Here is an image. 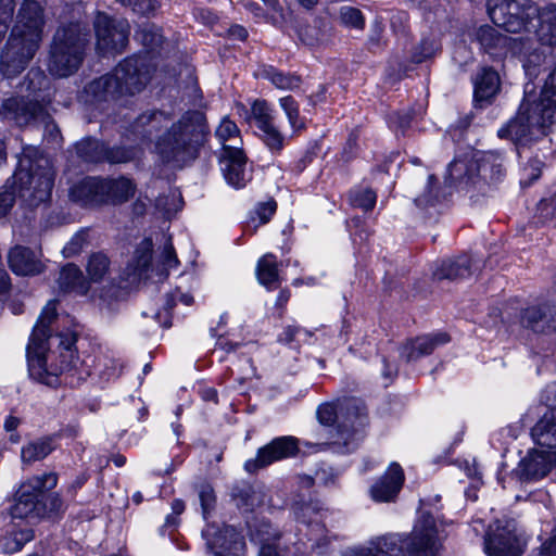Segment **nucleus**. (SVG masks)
Masks as SVG:
<instances>
[{
  "instance_id": "obj_1",
  "label": "nucleus",
  "mask_w": 556,
  "mask_h": 556,
  "mask_svg": "<svg viewBox=\"0 0 556 556\" xmlns=\"http://www.w3.org/2000/svg\"><path fill=\"white\" fill-rule=\"evenodd\" d=\"M43 24L40 3L36 0H24L17 22L1 53L0 68L4 76H15L26 68L39 48Z\"/></svg>"
},
{
  "instance_id": "obj_2",
  "label": "nucleus",
  "mask_w": 556,
  "mask_h": 556,
  "mask_svg": "<svg viewBox=\"0 0 556 556\" xmlns=\"http://www.w3.org/2000/svg\"><path fill=\"white\" fill-rule=\"evenodd\" d=\"M317 418L321 425L333 426L326 442L336 453L354 451L362 439V430L367 424V413L362 400L356 397L339 399L324 403L317 408Z\"/></svg>"
},
{
  "instance_id": "obj_3",
  "label": "nucleus",
  "mask_w": 556,
  "mask_h": 556,
  "mask_svg": "<svg viewBox=\"0 0 556 556\" xmlns=\"http://www.w3.org/2000/svg\"><path fill=\"white\" fill-rule=\"evenodd\" d=\"M206 132L204 114L190 110L159 138L155 152L164 162L182 166L198 156Z\"/></svg>"
},
{
  "instance_id": "obj_4",
  "label": "nucleus",
  "mask_w": 556,
  "mask_h": 556,
  "mask_svg": "<svg viewBox=\"0 0 556 556\" xmlns=\"http://www.w3.org/2000/svg\"><path fill=\"white\" fill-rule=\"evenodd\" d=\"M55 172L49 157L42 155L37 148L23 150L18 166L12 176L22 202L28 207H37L50 200L54 185Z\"/></svg>"
},
{
  "instance_id": "obj_5",
  "label": "nucleus",
  "mask_w": 556,
  "mask_h": 556,
  "mask_svg": "<svg viewBox=\"0 0 556 556\" xmlns=\"http://www.w3.org/2000/svg\"><path fill=\"white\" fill-rule=\"evenodd\" d=\"M368 545L374 556H437L440 540L432 515L420 511L410 535L391 533Z\"/></svg>"
},
{
  "instance_id": "obj_6",
  "label": "nucleus",
  "mask_w": 556,
  "mask_h": 556,
  "mask_svg": "<svg viewBox=\"0 0 556 556\" xmlns=\"http://www.w3.org/2000/svg\"><path fill=\"white\" fill-rule=\"evenodd\" d=\"M89 34L79 24L58 28L49 51L48 72L55 78H67L83 65Z\"/></svg>"
},
{
  "instance_id": "obj_7",
  "label": "nucleus",
  "mask_w": 556,
  "mask_h": 556,
  "mask_svg": "<svg viewBox=\"0 0 556 556\" xmlns=\"http://www.w3.org/2000/svg\"><path fill=\"white\" fill-rule=\"evenodd\" d=\"M555 117L556 106H519L517 115L497 134L517 146H526L545 136Z\"/></svg>"
},
{
  "instance_id": "obj_8",
  "label": "nucleus",
  "mask_w": 556,
  "mask_h": 556,
  "mask_svg": "<svg viewBox=\"0 0 556 556\" xmlns=\"http://www.w3.org/2000/svg\"><path fill=\"white\" fill-rule=\"evenodd\" d=\"M56 484L55 472H46L22 481L14 495L12 517L31 521L45 519L46 510L41 504L43 492L54 489Z\"/></svg>"
},
{
  "instance_id": "obj_9",
  "label": "nucleus",
  "mask_w": 556,
  "mask_h": 556,
  "mask_svg": "<svg viewBox=\"0 0 556 556\" xmlns=\"http://www.w3.org/2000/svg\"><path fill=\"white\" fill-rule=\"evenodd\" d=\"M540 7L531 0H489L488 13L491 21L509 33L532 29Z\"/></svg>"
},
{
  "instance_id": "obj_10",
  "label": "nucleus",
  "mask_w": 556,
  "mask_h": 556,
  "mask_svg": "<svg viewBox=\"0 0 556 556\" xmlns=\"http://www.w3.org/2000/svg\"><path fill=\"white\" fill-rule=\"evenodd\" d=\"M527 540L518 531L514 519L496 520L490 526L484 541V551L489 556H521Z\"/></svg>"
},
{
  "instance_id": "obj_11",
  "label": "nucleus",
  "mask_w": 556,
  "mask_h": 556,
  "mask_svg": "<svg viewBox=\"0 0 556 556\" xmlns=\"http://www.w3.org/2000/svg\"><path fill=\"white\" fill-rule=\"evenodd\" d=\"M154 65L148 54L126 58L113 70V76L121 86V94L134 96L141 92L151 79Z\"/></svg>"
},
{
  "instance_id": "obj_12",
  "label": "nucleus",
  "mask_w": 556,
  "mask_h": 556,
  "mask_svg": "<svg viewBox=\"0 0 556 556\" xmlns=\"http://www.w3.org/2000/svg\"><path fill=\"white\" fill-rule=\"evenodd\" d=\"M93 27L97 39L96 47L99 53H121L126 48L130 34L127 20L98 12L93 21Z\"/></svg>"
},
{
  "instance_id": "obj_13",
  "label": "nucleus",
  "mask_w": 556,
  "mask_h": 556,
  "mask_svg": "<svg viewBox=\"0 0 556 556\" xmlns=\"http://www.w3.org/2000/svg\"><path fill=\"white\" fill-rule=\"evenodd\" d=\"M56 317V302L50 301L42 308L41 314L34 327L28 345H27V359L31 375L38 370V376L41 377V371H47V350L48 339L50 338L49 326Z\"/></svg>"
},
{
  "instance_id": "obj_14",
  "label": "nucleus",
  "mask_w": 556,
  "mask_h": 556,
  "mask_svg": "<svg viewBox=\"0 0 556 556\" xmlns=\"http://www.w3.org/2000/svg\"><path fill=\"white\" fill-rule=\"evenodd\" d=\"M202 535L215 556H240L243 552V539L231 526L207 525Z\"/></svg>"
},
{
  "instance_id": "obj_15",
  "label": "nucleus",
  "mask_w": 556,
  "mask_h": 556,
  "mask_svg": "<svg viewBox=\"0 0 556 556\" xmlns=\"http://www.w3.org/2000/svg\"><path fill=\"white\" fill-rule=\"evenodd\" d=\"M298 451L296 440L292 437H280L260 448L256 457L248 459L244 468L248 472H255L274 462L290 457Z\"/></svg>"
},
{
  "instance_id": "obj_16",
  "label": "nucleus",
  "mask_w": 556,
  "mask_h": 556,
  "mask_svg": "<svg viewBox=\"0 0 556 556\" xmlns=\"http://www.w3.org/2000/svg\"><path fill=\"white\" fill-rule=\"evenodd\" d=\"M53 88L50 78L38 68H31L20 85V104H48Z\"/></svg>"
},
{
  "instance_id": "obj_17",
  "label": "nucleus",
  "mask_w": 556,
  "mask_h": 556,
  "mask_svg": "<svg viewBox=\"0 0 556 556\" xmlns=\"http://www.w3.org/2000/svg\"><path fill=\"white\" fill-rule=\"evenodd\" d=\"M249 123L258 130V136L267 148L278 152L283 147V137L275 125L270 106H250Z\"/></svg>"
},
{
  "instance_id": "obj_18",
  "label": "nucleus",
  "mask_w": 556,
  "mask_h": 556,
  "mask_svg": "<svg viewBox=\"0 0 556 556\" xmlns=\"http://www.w3.org/2000/svg\"><path fill=\"white\" fill-rule=\"evenodd\" d=\"M405 480L400 464L391 463L386 472L370 486L369 495L376 503L394 502Z\"/></svg>"
},
{
  "instance_id": "obj_19",
  "label": "nucleus",
  "mask_w": 556,
  "mask_h": 556,
  "mask_svg": "<svg viewBox=\"0 0 556 556\" xmlns=\"http://www.w3.org/2000/svg\"><path fill=\"white\" fill-rule=\"evenodd\" d=\"M220 168L226 181L237 189L243 188L251 178L243 150L237 146H229L228 153L222 154Z\"/></svg>"
},
{
  "instance_id": "obj_20",
  "label": "nucleus",
  "mask_w": 556,
  "mask_h": 556,
  "mask_svg": "<svg viewBox=\"0 0 556 556\" xmlns=\"http://www.w3.org/2000/svg\"><path fill=\"white\" fill-rule=\"evenodd\" d=\"M122 98L121 86L113 73L94 78L79 93V100L85 103L115 102Z\"/></svg>"
},
{
  "instance_id": "obj_21",
  "label": "nucleus",
  "mask_w": 556,
  "mask_h": 556,
  "mask_svg": "<svg viewBox=\"0 0 556 556\" xmlns=\"http://www.w3.org/2000/svg\"><path fill=\"white\" fill-rule=\"evenodd\" d=\"M9 265L20 276L38 275L43 270L40 253L16 245L9 252Z\"/></svg>"
},
{
  "instance_id": "obj_22",
  "label": "nucleus",
  "mask_w": 556,
  "mask_h": 556,
  "mask_svg": "<svg viewBox=\"0 0 556 556\" xmlns=\"http://www.w3.org/2000/svg\"><path fill=\"white\" fill-rule=\"evenodd\" d=\"M101 179L86 177L74 184L70 189V199L81 206L104 204Z\"/></svg>"
},
{
  "instance_id": "obj_23",
  "label": "nucleus",
  "mask_w": 556,
  "mask_h": 556,
  "mask_svg": "<svg viewBox=\"0 0 556 556\" xmlns=\"http://www.w3.org/2000/svg\"><path fill=\"white\" fill-rule=\"evenodd\" d=\"M535 16L536 23L532 25V29L538 41L542 46L556 47V4L540 7V12Z\"/></svg>"
},
{
  "instance_id": "obj_24",
  "label": "nucleus",
  "mask_w": 556,
  "mask_h": 556,
  "mask_svg": "<svg viewBox=\"0 0 556 556\" xmlns=\"http://www.w3.org/2000/svg\"><path fill=\"white\" fill-rule=\"evenodd\" d=\"M446 333H437L433 336H422L407 341L401 349V357L406 362L416 361L421 356L429 355L441 344L448 342Z\"/></svg>"
},
{
  "instance_id": "obj_25",
  "label": "nucleus",
  "mask_w": 556,
  "mask_h": 556,
  "mask_svg": "<svg viewBox=\"0 0 556 556\" xmlns=\"http://www.w3.org/2000/svg\"><path fill=\"white\" fill-rule=\"evenodd\" d=\"M476 38L484 51L491 55H502L511 45H514L511 49L516 50V40L500 34L489 25L480 26L477 29Z\"/></svg>"
},
{
  "instance_id": "obj_26",
  "label": "nucleus",
  "mask_w": 556,
  "mask_h": 556,
  "mask_svg": "<svg viewBox=\"0 0 556 556\" xmlns=\"http://www.w3.org/2000/svg\"><path fill=\"white\" fill-rule=\"evenodd\" d=\"M501 90V79L496 71L483 67L473 80V98L477 102H491Z\"/></svg>"
},
{
  "instance_id": "obj_27",
  "label": "nucleus",
  "mask_w": 556,
  "mask_h": 556,
  "mask_svg": "<svg viewBox=\"0 0 556 556\" xmlns=\"http://www.w3.org/2000/svg\"><path fill=\"white\" fill-rule=\"evenodd\" d=\"M104 204H121L128 201L136 192L135 182L126 177L101 179Z\"/></svg>"
},
{
  "instance_id": "obj_28",
  "label": "nucleus",
  "mask_w": 556,
  "mask_h": 556,
  "mask_svg": "<svg viewBox=\"0 0 556 556\" xmlns=\"http://www.w3.org/2000/svg\"><path fill=\"white\" fill-rule=\"evenodd\" d=\"M551 470V465L543 453L534 452L525 457L515 473L523 481H534L544 478Z\"/></svg>"
},
{
  "instance_id": "obj_29",
  "label": "nucleus",
  "mask_w": 556,
  "mask_h": 556,
  "mask_svg": "<svg viewBox=\"0 0 556 556\" xmlns=\"http://www.w3.org/2000/svg\"><path fill=\"white\" fill-rule=\"evenodd\" d=\"M556 323L549 305L528 307L522 315V324L535 332L548 333L556 331Z\"/></svg>"
},
{
  "instance_id": "obj_30",
  "label": "nucleus",
  "mask_w": 556,
  "mask_h": 556,
  "mask_svg": "<svg viewBox=\"0 0 556 556\" xmlns=\"http://www.w3.org/2000/svg\"><path fill=\"white\" fill-rule=\"evenodd\" d=\"M292 511L295 519L306 526L319 527L325 516V511L318 501L304 498L303 496L293 502Z\"/></svg>"
},
{
  "instance_id": "obj_31",
  "label": "nucleus",
  "mask_w": 556,
  "mask_h": 556,
  "mask_svg": "<svg viewBox=\"0 0 556 556\" xmlns=\"http://www.w3.org/2000/svg\"><path fill=\"white\" fill-rule=\"evenodd\" d=\"M531 433L538 445L556 447V409L544 414L532 428Z\"/></svg>"
},
{
  "instance_id": "obj_32",
  "label": "nucleus",
  "mask_w": 556,
  "mask_h": 556,
  "mask_svg": "<svg viewBox=\"0 0 556 556\" xmlns=\"http://www.w3.org/2000/svg\"><path fill=\"white\" fill-rule=\"evenodd\" d=\"M470 268V257L463 255L456 260L443 261L433 271V276L439 280L465 278L471 275Z\"/></svg>"
},
{
  "instance_id": "obj_33",
  "label": "nucleus",
  "mask_w": 556,
  "mask_h": 556,
  "mask_svg": "<svg viewBox=\"0 0 556 556\" xmlns=\"http://www.w3.org/2000/svg\"><path fill=\"white\" fill-rule=\"evenodd\" d=\"M45 106H0V117L14 121L18 126L37 124L39 117L45 118Z\"/></svg>"
},
{
  "instance_id": "obj_34",
  "label": "nucleus",
  "mask_w": 556,
  "mask_h": 556,
  "mask_svg": "<svg viewBox=\"0 0 556 556\" xmlns=\"http://www.w3.org/2000/svg\"><path fill=\"white\" fill-rule=\"evenodd\" d=\"M248 528L250 540L261 546L260 556H262L263 548L266 546L270 547L273 551H276L273 543L278 540L279 533L269 522L265 520H255L253 522L248 521Z\"/></svg>"
},
{
  "instance_id": "obj_35",
  "label": "nucleus",
  "mask_w": 556,
  "mask_h": 556,
  "mask_svg": "<svg viewBox=\"0 0 556 556\" xmlns=\"http://www.w3.org/2000/svg\"><path fill=\"white\" fill-rule=\"evenodd\" d=\"M58 283L63 291H76L80 294L88 291L81 270L74 264H67L61 269Z\"/></svg>"
},
{
  "instance_id": "obj_36",
  "label": "nucleus",
  "mask_w": 556,
  "mask_h": 556,
  "mask_svg": "<svg viewBox=\"0 0 556 556\" xmlns=\"http://www.w3.org/2000/svg\"><path fill=\"white\" fill-rule=\"evenodd\" d=\"M256 277L258 282L266 287L268 290L278 288L279 275L275 255L266 254L258 260L256 266Z\"/></svg>"
},
{
  "instance_id": "obj_37",
  "label": "nucleus",
  "mask_w": 556,
  "mask_h": 556,
  "mask_svg": "<svg viewBox=\"0 0 556 556\" xmlns=\"http://www.w3.org/2000/svg\"><path fill=\"white\" fill-rule=\"evenodd\" d=\"M34 539V531L28 527H13L1 539V546L5 553L20 552L24 545Z\"/></svg>"
},
{
  "instance_id": "obj_38",
  "label": "nucleus",
  "mask_w": 556,
  "mask_h": 556,
  "mask_svg": "<svg viewBox=\"0 0 556 556\" xmlns=\"http://www.w3.org/2000/svg\"><path fill=\"white\" fill-rule=\"evenodd\" d=\"M53 450L54 446L50 438L37 439L22 447L21 458L25 464H33L46 458Z\"/></svg>"
},
{
  "instance_id": "obj_39",
  "label": "nucleus",
  "mask_w": 556,
  "mask_h": 556,
  "mask_svg": "<svg viewBox=\"0 0 556 556\" xmlns=\"http://www.w3.org/2000/svg\"><path fill=\"white\" fill-rule=\"evenodd\" d=\"M59 348L62 349L60 354V371H70L76 367V363L78 357L75 355L73 351V346L76 343V334L72 331L60 333L58 336Z\"/></svg>"
},
{
  "instance_id": "obj_40",
  "label": "nucleus",
  "mask_w": 556,
  "mask_h": 556,
  "mask_svg": "<svg viewBox=\"0 0 556 556\" xmlns=\"http://www.w3.org/2000/svg\"><path fill=\"white\" fill-rule=\"evenodd\" d=\"M255 76L269 80L279 89H294L300 86V78L298 76L285 74L270 65L261 67L255 73Z\"/></svg>"
},
{
  "instance_id": "obj_41",
  "label": "nucleus",
  "mask_w": 556,
  "mask_h": 556,
  "mask_svg": "<svg viewBox=\"0 0 556 556\" xmlns=\"http://www.w3.org/2000/svg\"><path fill=\"white\" fill-rule=\"evenodd\" d=\"M215 136L223 146V153H228L229 146H237L241 148L242 140L240 131L237 125L228 118H224L220 122L215 131Z\"/></svg>"
},
{
  "instance_id": "obj_42",
  "label": "nucleus",
  "mask_w": 556,
  "mask_h": 556,
  "mask_svg": "<svg viewBox=\"0 0 556 556\" xmlns=\"http://www.w3.org/2000/svg\"><path fill=\"white\" fill-rule=\"evenodd\" d=\"M135 36L151 51L155 50L163 43V36L160 33V29L152 24L146 23L141 25Z\"/></svg>"
},
{
  "instance_id": "obj_43",
  "label": "nucleus",
  "mask_w": 556,
  "mask_h": 556,
  "mask_svg": "<svg viewBox=\"0 0 556 556\" xmlns=\"http://www.w3.org/2000/svg\"><path fill=\"white\" fill-rule=\"evenodd\" d=\"M100 143L96 139L87 138L75 144L76 154L86 162H97L100 159Z\"/></svg>"
},
{
  "instance_id": "obj_44",
  "label": "nucleus",
  "mask_w": 556,
  "mask_h": 556,
  "mask_svg": "<svg viewBox=\"0 0 556 556\" xmlns=\"http://www.w3.org/2000/svg\"><path fill=\"white\" fill-rule=\"evenodd\" d=\"M109 269V260L104 254H92L87 264V273L92 281L101 280Z\"/></svg>"
},
{
  "instance_id": "obj_45",
  "label": "nucleus",
  "mask_w": 556,
  "mask_h": 556,
  "mask_svg": "<svg viewBox=\"0 0 556 556\" xmlns=\"http://www.w3.org/2000/svg\"><path fill=\"white\" fill-rule=\"evenodd\" d=\"M340 21L346 27L363 29L365 18L357 8L344 5L340 9Z\"/></svg>"
},
{
  "instance_id": "obj_46",
  "label": "nucleus",
  "mask_w": 556,
  "mask_h": 556,
  "mask_svg": "<svg viewBox=\"0 0 556 556\" xmlns=\"http://www.w3.org/2000/svg\"><path fill=\"white\" fill-rule=\"evenodd\" d=\"M350 200L354 206L370 211L376 204L377 195L371 189L365 188L352 191Z\"/></svg>"
},
{
  "instance_id": "obj_47",
  "label": "nucleus",
  "mask_w": 556,
  "mask_h": 556,
  "mask_svg": "<svg viewBox=\"0 0 556 556\" xmlns=\"http://www.w3.org/2000/svg\"><path fill=\"white\" fill-rule=\"evenodd\" d=\"M420 207L433 206L439 202V192L435 189V178L430 175L425 192L415 200Z\"/></svg>"
},
{
  "instance_id": "obj_48",
  "label": "nucleus",
  "mask_w": 556,
  "mask_h": 556,
  "mask_svg": "<svg viewBox=\"0 0 556 556\" xmlns=\"http://www.w3.org/2000/svg\"><path fill=\"white\" fill-rule=\"evenodd\" d=\"M15 202V187L12 185V180H8L7 184L0 188V218L4 217L12 208Z\"/></svg>"
},
{
  "instance_id": "obj_49",
  "label": "nucleus",
  "mask_w": 556,
  "mask_h": 556,
  "mask_svg": "<svg viewBox=\"0 0 556 556\" xmlns=\"http://www.w3.org/2000/svg\"><path fill=\"white\" fill-rule=\"evenodd\" d=\"M96 369L99 376L104 380H110L117 377L121 370L116 361L106 357L98 359Z\"/></svg>"
},
{
  "instance_id": "obj_50",
  "label": "nucleus",
  "mask_w": 556,
  "mask_h": 556,
  "mask_svg": "<svg viewBox=\"0 0 556 556\" xmlns=\"http://www.w3.org/2000/svg\"><path fill=\"white\" fill-rule=\"evenodd\" d=\"M88 242V233L87 231H79L67 242V244L63 248V254L66 257L74 256L79 253Z\"/></svg>"
},
{
  "instance_id": "obj_51",
  "label": "nucleus",
  "mask_w": 556,
  "mask_h": 556,
  "mask_svg": "<svg viewBox=\"0 0 556 556\" xmlns=\"http://www.w3.org/2000/svg\"><path fill=\"white\" fill-rule=\"evenodd\" d=\"M41 504L46 510L45 518L63 510V502L58 493L46 494V492H43Z\"/></svg>"
},
{
  "instance_id": "obj_52",
  "label": "nucleus",
  "mask_w": 556,
  "mask_h": 556,
  "mask_svg": "<svg viewBox=\"0 0 556 556\" xmlns=\"http://www.w3.org/2000/svg\"><path fill=\"white\" fill-rule=\"evenodd\" d=\"M123 5L131 7L139 14H150L159 7V0H116Z\"/></svg>"
},
{
  "instance_id": "obj_53",
  "label": "nucleus",
  "mask_w": 556,
  "mask_h": 556,
  "mask_svg": "<svg viewBox=\"0 0 556 556\" xmlns=\"http://www.w3.org/2000/svg\"><path fill=\"white\" fill-rule=\"evenodd\" d=\"M244 506L247 510H253L255 507H261L265 504L266 494L261 489L251 488L245 492Z\"/></svg>"
},
{
  "instance_id": "obj_54",
  "label": "nucleus",
  "mask_w": 556,
  "mask_h": 556,
  "mask_svg": "<svg viewBox=\"0 0 556 556\" xmlns=\"http://www.w3.org/2000/svg\"><path fill=\"white\" fill-rule=\"evenodd\" d=\"M415 51L418 52L415 56V60L417 62H421L422 60L438 51V41L433 38H425L415 48Z\"/></svg>"
},
{
  "instance_id": "obj_55",
  "label": "nucleus",
  "mask_w": 556,
  "mask_h": 556,
  "mask_svg": "<svg viewBox=\"0 0 556 556\" xmlns=\"http://www.w3.org/2000/svg\"><path fill=\"white\" fill-rule=\"evenodd\" d=\"M311 334L307 330L295 327V326H289L287 327L282 333L279 336V341L283 343H291L293 341H300L303 337V340L306 341V339Z\"/></svg>"
},
{
  "instance_id": "obj_56",
  "label": "nucleus",
  "mask_w": 556,
  "mask_h": 556,
  "mask_svg": "<svg viewBox=\"0 0 556 556\" xmlns=\"http://www.w3.org/2000/svg\"><path fill=\"white\" fill-rule=\"evenodd\" d=\"M203 517L206 518L215 504L214 491L210 485H203L199 492Z\"/></svg>"
},
{
  "instance_id": "obj_57",
  "label": "nucleus",
  "mask_w": 556,
  "mask_h": 556,
  "mask_svg": "<svg viewBox=\"0 0 556 556\" xmlns=\"http://www.w3.org/2000/svg\"><path fill=\"white\" fill-rule=\"evenodd\" d=\"M336 539V535H321L320 538L314 540L311 548L317 555L325 556L330 552L332 540Z\"/></svg>"
},
{
  "instance_id": "obj_58",
  "label": "nucleus",
  "mask_w": 556,
  "mask_h": 556,
  "mask_svg": "<svg viewBox=\"0 0 556 556\" xmlns=\"http://www.w3.org/2000/svg\"><path fill=\"white\" fill-rule=\"evenodd\" d=\"M276 202L275 201H267L264 203H260L256 206L255 213L257 217L260 218V224L264 225L269 222L270 217L276 212Z\"/></svg>"
},
{
  "instance_id": "obj_59",
  "label": "nucleus",
  "mask_w": 556,
  "mask_h": 556,
  "mask_svg": "<svg viewBox=\"0 0 556 556\" xmlns=\"http://www.w3.org/2000/svg\"><path fill=\"white\" fill-rule=\"evenodd\" d=\"M161 260L163 267L166 270L177 267L179 263L175 250L169 241L166 242V244L164 245L163 252L161 254Z\"/></svg>"
},
{
  "instance_id": "obj_60",
  "label": "nucleus",
  "mask_w": 556,
  "mask_h": 556,
  "mask_svg": "<svg viewBox=\"0 0 556 556\" xmlns=\"http://www.w3.org/2000/svg\"><path fill=\"white\" fill-rule=\"evenodd\" d=\"M153 242L151 239H144L141 243L139 249L137 250L138 253H141L138 257V266L144 268L148 267L151 262V253H152Z\"/></svg>"
},
{
  "instance_id": "obj_61",
  "label": "nucleus",
  "mask_w": 556,
  "mask_h": 556,
  "mask_svg": "<svg viewBox=\"0 0 556 556\" xmlns=\"http://www.w3.org/2000/svg\"><path fill=\"white\" fill-rule=\"evenodd\" d=\"M467 168V165L463 161H454L448 166V181L450 184L462 182L463 172Z\"/></svg>"
},
{
  "instance_id": "obj_62",
  "label": "nucleus",
  "mask_w": 556,
  "mask_h": 556,
  "mask_svg": "<svg viewBox=\"0 0 556 556\" xmlns=\"http://www.w3.org/2000/svg\"><path fill=\"white\" fill-rule=\"evenodd\" d=\"M283 110L293 129L304 127V119L300 117L299 106H283Z\"/></svg>"
},
{
  "instance_id": "obj_63",
  "label": "nucleus",
  "mask_w": 556,
  "mask_h": 556,
  "mask_svg": "<svg viewBox=\"0 0 556 556\" xmlns=\"http://www.w3.org/2000/svg\"><path fill=\"white\" fill-rule=\"evenodd\" d=\"M172 515H168L165 519V526L176 527L178 525L177 516L185 510V503L181 500H175L172 503Z\"/></svg>"
},
{
  "instance_id": "obj_64",
  "label": "nucleus",
  "mask_w": 556,
  "mask_h": 556,
  "mask_svg": "<svg viewBox=\"0 0 556 556\" xmlns=\"http://www.w3.org/2000/svg\"><path fill=\"white\" fill-rule=\"evenodd\" d=\"M540 216L544 222L547 220V217L552 215V218L556 217V193L555 197L551 200V202H541L539 206Z\"/></svg>"
}]
</instances>
